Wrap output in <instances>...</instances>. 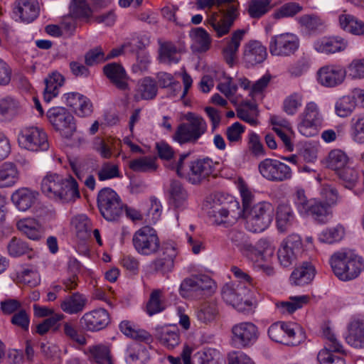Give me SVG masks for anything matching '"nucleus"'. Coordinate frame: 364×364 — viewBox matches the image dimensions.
Wrapping results in <instances>:
<instances>
[{"label":"nucleus","mask_w":364,"mask_h":364,"mask_svg":"<svg viewBox=\"0 0 364 364\" xmlns=\"http://www.w3.org/2000/svg\"><path fill=\"white\" fill-rule=\"evenodd\" d=\"M323 336L326 339L324 348L317 355L320 364H346L345 359L334 353L346 354L341 343L338 340L333 331L327 327L323 330Z\"/></svg>","instance_id":"nucleus-8"},{"label":"nucleus","mask_w":364,"mask_h":364,"mask_svg":"<svg viewBox=\"0 0 364 364\" xmlns=\"http://www.w3.org/2000/svg\"><path fill=\"white\" fill-rule=\"evenodd\" d=\"M208 215L216 225H229L241 216V210L239 203L231 200L228 203L213 206Z\"/></svg>","instance_id":"nucleus-15"},{"label":"nucleus","mask_w":364,"mask_h":364,"mask_svg":"<svg viewBox=\"0 0 364 364\" xmlns=\"http://www.w3.org/2000/svg\"><path fill=\"white\" fill-rule=\"evenodd\" d=\"M294 204L300 215L306 216L315 198L308 199L304 189L299 188L293 194Z\"/></svg>","instance_id":"nucleus-58"},{"label":"nucleus","mask_w":364,"mask_h":364,"mask_svg":"<svg viewBox=\"0 0 364 364\" xmlns=\"http://www.w3.org/2000/svg\"><path fill=\"white\" fill-rule=\"evenodd\" d=\"M197 276L185 279L180 286V294L183 297H200Z\"/></svg>","instance_id":"nucleus-64"},{"label":"nucleus","mask_w":364,"mask_h":364,"mask_svg":"<svg viewBox=\"0 0 364 364\" xmlns=\"http://www.w3.org/2000/svg\"><path fill=\"white\" fill-rule=\"evenodd\" d=\"M318 82L328 87L341 84L346 75V70L338 65H327L321 68L318 72Z\"/></svg>","instance_id":"nucleus-19"},{"label":"nucleus","mask_w":364,"mask_h":364,"mask_svg":"<svg viewBox=\"0 0 364 364\" xmlns=\"http://www.w3.org/2000/svg\"><path fill=\"white\" fill-rule=\"evenodd\" d=\"M114 57V49H112L107 57L100 47L95 48L88 50L85 55V63L88 66H92L96 64L103 63L108 59Z\"/></svg>","instance_id":"nucleus-60"},{"label":"nucleus","mask_w":364,"mask_h":364,"mask_svg":"<svg viewBox=\"0 0 364 364\" xmlns=\"http://www.w3.org/2000/svg\"><path fill=\"white\" fill-rule=\"evenodd\" d=\"M71 223L75 228L77 237L80 240H86L90 237L92 225L91 220L86 215H76L72 219Z\"/></svg>","instance_id":"nucleus-45"},{"label":"nucleus","mask_w":364,"mask_h":364,"mask_svg":"<svg viewBox=\"0 0 364 364\" xmlns=\"http://www.w3.org/2000/svg\"><path fill=\"white\" fill-rule=\"evenodd\" d=\"M349 134L357 144H364V113L355 114L350 120Z\"/></svg>","instance_id":"nucleus-41"},{"label":"nucleus","mask_w":364,"mask_h":364,"mask_svg":"<svg viewBox=\"0 0 364 364\" xmlns=\"http://www.w3.org/2000/svg\"><path fill=\"white\" fill-rule=\"evenodd\" d=\"M302 246L301 240L298 235H289L282 243L277 256L281 265L287 267L296 259V254Z\"/></svg>","instance_id":"nucleus-18"},{"label":"nucleus","mask_w":364,"mask_h":364,"mask_svg":"<svg viewBox=\"0 0 364 364\" xmlns=\"http://www.w3.org/2000/svg\"><path fill=\"white\" fill-rule=\"evenodd\" d=\"M245 291L242 287L238 285L236 288L230 284H225L222 288L221 294L225 303L241 310L243 304L250 306V302L245 299Z\"/></svg>","instance_id":"nucleus-25"},{"label":"nucleus","mask_w":364,"mask_h":364,"mask_svg":"<svg viewBox=\"0 0 364 364\" xmlns=\"http://www.w3.org/2000/svg\"><path fill=\"white\" fill-rule=\"evenodd\" d=\"M112 349V343H98L88 346L85 350V353L91 362L96 364H114Z\"/></svg>","instance_id":"nucleus-23"},{"label":"nucleus","mask_w":364,"mask_h":364,"mask_svg":"<svg viewBox=\"0 0 364 364\" xmlns=\"http://www.w3.org/2000/svg\"><path fill=\"white\" fill-rule=\"evenodd\" d=\"M346 342L356 348H364V321L354 319L348 325Z\"/></svg>","instance_id":"nucleus-33"},{"label":"nucleus","mask_w":364,"mask_h":364,"mask_svg":"<svg viewBox=\"0 0 364 364\" xmlns=\"http://www.w3.org/2000/svg\"><path fill=\"white\" fill-rule=\"evenodd\" d=\"M330 264L335 275L343 281L358 277L364 269L363 259L352 252L334 253L330 259Z\"/></svg>","instance_id":"nucleus-4"},{"label":"nucleus","mask_w":364,"mask_h":364,"mask_svg":"<svg viewBox=\"0 0 364 364\" xmlns=\"http://www.w3.org/2000/svg\"><path fill=\"white\" fill-rule=\"evenodd\" d=\"M64 77L58 72H53L45 79V89L43 99L45 102H50L53 98L58 96L59 89L64 84Z\"/></svg>","instance_id":"nucleus-35"},{"label":"nucleus","mask_w":364,"mask_h":364,"mask_svg":"<svg viewBox=\"0 0 364 364\" xmlns=\"http://www.w3.org/2000/svg\"><path fill=\"white\" fill-rule=\"evenodd\" d=\"M41 191L48 198L68 203L80 198L77 181L72 177L48 173L42 179Z\"/></svg>","instance_id":"nucleus-1"},{"label":"nucleus","mask_w":364,"mask_h":364,"mask_svg":"<svg viewBox=\"0 0 364 364\" xmlns=\"http://www.w3.org/2000/svg\"><path fill=\"white\" fill-rule=\"evenodd\" d=\"M123 214H125L127 218L134 222L143 219V216L139 210L123 204L120 197L115 193V215Z\"/></svg>","instance_id":"nucleus-61"},{"label":"nucleus","mask_w":364,"mask_h":364,"mask_svg":"<svg viewBox=\"0 0 364 364\" xmlns=\"http://www.w3.org/2000/svg\"><path fill=\"white\" fill-rule=\"evenodd\" d=\"M271 8V0H251L248 6V13L252 18H258L267 13Z\"/></svg>","instance_id":"nucleus-62"},{"label":"nucleus","mask_w":364,"mask_h":364,"mask_svg":"<svg viewBox=\"0 0 364 364\" xmlns=\"http://www.w3.org/2000/svg\"><path fill=\"white\" fill-rule=\"evenodd\" d=\"M312 205L306 216H311L317 223L325 224L332 218L331 207L320 200L311 201Z\"/></svg>","instance_id":"nucleus-36"},{"label":"nucleus","mask_w":364,"mask_h":364,"mask_svg":"<svg viewBox=\"0 0 364 364\" xmlns=\"http://www.w3.org/2000/svg\"><path fill=\"white\" fill-rule=\"evenodd\" d=\"M316 275V268L310 262H303L292 272L290 279L297 286H304L312 282Z\"/></svg>","instance_id":"nucleus-29"},{"label":"nucleus","mask_w":364,"mask_h":364,"mask_svg":"<svg viewBox=\"0 0 364 364\" xmlns=\"http://www.w3.org/2000/svg\"><path fill=\"white\" fill-rule=\"evenodd\" d=\"M348 46V41L341 36L323 37L314 43V49L320 53L333 54L343 51Z\"/></svg>","instance_id":"nucleus-24"},{"label":"nucleus","mask_w":364,"mask_h":364,"mask_svg":"<svg viewBox=\"0 0 364 364\" xmlns=\"http://www.w3.org/2000/svg\"><path fill=\"white\" fill-rule=\"evenodd\" d=\"M345 234L344 228L341 225L328 228L321 231L318 240L322 243L333 244L342 240Z\"/></svg>","instance_id":"nucleus-55"},{"label":"nucleus","mask_w":364,"mask_h":364,"mask_svg":"<svg viewBox=\"0 0 364 364\" xmlns=\"http://www.w3.org/2000/svg\"><path fill=\"white\" fill-rule=\"evenodd\" d=\"M169 200L175 208H184L187 204L188 193L183 184L177 180H172L169 188Z\"/></svg>","instance_id":"nucleus-38"},{"label":"nucleus","mask_w":364,"mask_h":364,"mask_svg":"<svg viewBox=\"0 0 364 364\" xmlns=\"http://www.w3.org/2000/svg\"><path fill=\"white\" fill-rule=\"evenodd\" d=\"M132 245L136 252L142 255H156L161 248L157 231L149 225L143 226L134 233Z\"/></svg>","instance_id":"nucleus-7"},{"label":"nucleus","mask_w":364,"mask_h":364,"mask_svg":"<svg viewBox=\"0 0 364 364\" xmlns=\"http://www.w3.org/2000/svg\"><path fill=\"white\" fill-rule=\"evenodd\" d=\"M245 33L246 31L244 29H237L230 37L225 38L223 41V57L230 67L234 65L237 59L239 48Z\"/></svg>","instance_id":"nucleus-20"},{"label":"nucleus","mask_w":364,"mask_h":364,"mask_svg":"<svg viewBox=\"0 0 364 364\" xmlns=\"http://www.w3.org/2000/svg\"><path fill=\"white\" fill-rule=\"evenodd\" d=\"M242 215L245 219V228L252 232H260L271 224L274 208L269 202L262 201L254 205Z\"/></svg>","instance_id":"nucleus-6"},{"label":"nucleus","mask_w":364,"mask_h":364,"mask_svg":"<svg viewBox=\"0 0 364 364\" xmlns=\"http://www.w3.org/2000/svg\"><path fill=\"white\" fill-rule=\"evenodd\" d=\"M164 292L162 289H154L146 304V312L149 316L159 314L166 309Z\"/></svg>","instance_id":"nucleus-47"},{"label":"nucleus","mask_w":364,"mask_h":364,"mask_svg":"<svg viewBox=\"0 0 364 364\" xmlns=\"http://www.w3.org/2000/svg\"><path fill=\"white\" fill-rule=\"evenodd\" d=\"M326 163L328 168L337 173L347 165L351 164L352 161L343 151L333 149L328 153Z\"/></svg>","instance_id":"nucleus-42"},{"label":"nucleus","mask_w":364,"mask_h":364,"mask_svg":"<svg viewBox=\"0 0 364 364\" xmlns=\"http://www.w3.org/2000/svg\"><path fill=\"white\" fill-rule=\"evenodd\" d=\"M87 299L85 295L80 292L73 293L67 296L60 302V307L61 310L70 315L77 314L84 311Z\"/></svg>","instance_id":"nucleus-28"},{"label":"nucleus","mask_w":364,"mask_h":364,"mask_svg":"<svg viewBox=\"0 0 364 364\" xmlns=\"http://www.w3.org/2000/svg\"><path fill=\"white\" fill-rule=\"evenodd\" d=\"M38 193L28 188L16 190L11 195V201L21 211L28 210L36 202Z\"/></svg>","instance_id":"nucleus-30"},{"label":"nucleus","mask_w":364,"mask_h":364,"mask_svg":"<svg viewBox=\"0 0 364 364\" xmlns=\"http://www.w3.org/2000/svg\"><path fill=\"white\" fill-rule=\"evenodd\" d=\"M149 360V352L144 346L139 344L130 346L127 349L126 361L129 363H139L146 364Z\"/></svg>","instance_id":"nucleus-51"},{"label":"nucleus","mask_w":364,"mask_h":364,"mask_svg":"<svg viewBox=\"0 0 364 364\" xmlns=\"http://www.w3.org/2000/svg\"><path fill=\"white\" fill-rule=\"evenodd\" d=\"M300 327L294 323L277 321L268 328V336L272 341L287 346H296L301 340L298 335Z\"/></svg>","instance_id":"nucleus-12"},{"label":"nucleus","mask_w":364,"mask_h":364,"mask_svg":"<svg viewBox=\"0 0 364 364\" xmlns=\"http://www.w3.org/2000/svg\"><path fill=\"white\" fill-rule=\"evenodd\" d=\"M158 92L156 82L151 77H146L141 79L139 84V93L142 100L154 99Z\"/></svg>","instance_id":"nucleus-56"},{"label":"nucleus","mask_w":364,"mask_h":364,"mask_svg":"<svg viewBox=\"0 0 364 364\" xmlns=\"http://www.w3.org/2000/svg\"><path fill=\"white\" fill-rule=\"evenodd\" d=\"M177 256V250L174 246L168 245L164 247L163 256L154 259L152 262L154 269L163 273L170 272L174 266V259Z\"/></svg>","instance_id":"nucleus-34"},{"label":"nucleus","mask_w":364,"mask_h":364,"mask_svg":"<svg viewBox=\"0 0 364 364\" xmlns=\"http://www.w3.org/2000/svg\"><path fill=\"white\" fill-rule=\"evenodd\" d=\"M16 226L18 230L30 240L38 241L43 237V229L34 219H21L17 223Z\"/></svg>","instance_id":"nucleus-32"},{"label":"nucleus","mask_w":364,"mask_h":364,"mask_svg":"<svg viewBox=\"0 0 364 364\" xmlns=\"http://www.w3.org/2000/svg\"><path fill=\"white\" fill-rule=\"evenodd\" d=\"M267 56V48L261 42L252 40L244 45L242 58L247 68L262 63Z\"/></svg>","instance_id":"nucleus-21"},{"label":"nucleus","mask_w":364,"mask_h":364,"mask_svg":"<svg viewBox=\"0 0 364 364\" xmlns=\"http://www.w3.org/2000/svg\"><path fill=\"white\" fill-rule=\"evenodd\" d=\"M356 107L355 101L352 95L341 97L335 105V111L340 117H347L350 115Z\"/></svg>","instance_id":"nucleus-57"},{"label":"nucleus","mask_w":364,"mask_h":364,"mask_svg":"<svg viewBox=\"0 0 364 364\" xmlns=\"http://www.w3.org/2000/svg\"><path fill=\"white\" fill-rule=\"evenodd\" d=\"M232 340L235 345L248 347L256 343L259 338L257 326L252 322H241L232 327Z\"/></svg>","instance_id":"nucleus-16"},{"label":"nucleus","mask_w":364,"mask_h":364,"mask_svg":"<svg viewBox=\"0 0 364 364\" xmlns=\"http://www.w3.org/2000/svg\"><path fill=\"white\" fill-rule=\"evenodd\" d=\"M110 321L107 311L100 308L84 314L80 319V324L84 330L95 333L105 329Z\"/></svg>","instance_id":"nucleus-17"},{"label":"nucleus","mask_w":364,"mask_h":364,"mask_svg":"<svg viewBox=\"0 0 364 364\" xmlns=\"http://www.w3.org/2000/svg\"><path fill=\"white\" fill-rule=\"evenodd\" d=\"M6 250L8 255L14 258L28 255L32 251V248L27 242L17 237L11 238L7 243Z\"/></svg>","instance_id":"nucleus-49"},{"label":"nucleus","mask_w":364,"mask_h":364,"mask_svg":"<svg viewBox=\"0 0 364 364\" xmlns=\"http://www.w3.org/2000/svg\"><path fill=\"white\" fill-rule=\"evenodd\" d=\"M97 206L102 216L107 221L114 220V191L103 188L97 195Z\"/></svg>","instance_id":"nucleus-27"},{"label":"nucleus","mask_w":364,"mask_h":364,"mask_svg":"<svg viewBox=\"0 0 364 364\" xmlns=\"http://www.w3.org/2000/svg\"><path fill=\"white\" fill-rule=\"evenodd\" d=\"M190 36L198 46L200 52L208 50L210 46L211 38L209 33L202 27L193 28L190 31Z\"/></svg>","instance_id":"nucleus-54"},{"label":"nucleus","mask_w":364,"mask_h":364,"mask_svg":"<svg viewBox=\"0 0 364 364\" xmlns=\"http://www.w3.org/2000/svg\"><path fill=\"white\" fill-rule=\"evenodd\" d=\"M299 47V39L291 33L274 35L269 42V53L274 56H290L295 53Z\"/></svg>","instance_id":"nucleus-13"},{"label":"nucleus","mask_w":364,"mask_h":364,"mask_svg":"<svg viewBox=\"0 0 364 364\" xmlns=\"http://www.w3.org/2000/svg\"><path fill=\"white\" fill-rule=\"evenodd\" d=\"M159 59L161 63L176 64L181 60V53L176 46L171 41H158Z\"/></svg>","instance_id":"nucleus-31"},{"label":"nucleus","mask_w":364,"mask_h":364,"mask_svg":"<svg viewBox=\"0 0 364 364\" xmlns=\"http://www.w3.org/2000/svg\"><path fill=\"white\" fill-rule=\"evenodd\" d=\"M176 328L169 326H160L156 328V338L162 345L169 349H173L180 342L179 333Z\"/></svg>","instance_id":"nucleus-37"},{"label":"nucleus","mask_w":364,"mask_h":364,"mask_svg":"<svg viewBox=\"0 0 364 364\" xmlns=\"http://www.w3.org/2000/svg\"><path fill=\"white\" fill-rule=\"evenodd\" d=\"M21 109L19 102L11 97H6L0 100V116L10 120L16 116Z\"/></svg>","instance_id":"nucleus-50"},{"label":"nucleus","mask_w":364,"mask_h":364,"mask_svg":"<svg viewBox=\"0 0 364 364\" xmlns=\"http://www.w3.org/2000/svg\"><path fill=\"white\" fill-rule=\"evenodd\" d=\"M228 238L245 257L247 250H250L248 248L250 247V241L248 236L242 230L232 229L228 233Z\"/></svg>","instance_id":"nucleus-52"},{"label":"nucleus","mask_w":364,"mask_h":364,"mask_svg":"<svg viewBox=\"0 0 364 364\" xmlns=\"http://www.w3.org/2000/svg\"><path fill=\"white\" fill-rule=\"evenodd\" d=\"M187 122L180 124L173 136L178 144H195L206 132L208 125L200 116L189 112L186 115Z\"/></svg>","instance_id":"nucleus-5"},{"label":"nucleus","mask_w":364,"mask_h":364,"mask_svg":"<svg viewBox=\"0 0 364 364\" xmlns=\"http://www.w3.org/2000/svg\"><path fill=\"white\" fill-rule=\"evenodd\" d=\"M214 77L218 82V90L226 97L233 96L237 90V85L233 82L232 78L228 76L223 70L215 72Z\"/></svg>","instance_id":"nucleus-44"},{"label":"nucleus","mask_w":364,"mask_h":364,"mask_svg":"<svg viewBox=\"0 0 364 364\" xmlns=\"http://www.w3.org/2000/svg\"><path fill=\"white\" fill-rule=\"evenodd\" d=\"M18 142L21 148L34 152L47 151L49 148L46 133L34 126L23 127L18 135Z\"/></svg>","instance_id":"nucleus-9"},{"label":"nucleus","mask_w":364,"mask_h":364,"mask_svg":"<svg viewBox=\"0 0 364 364\" xmlns=\"http://www.w3.org/2000/svg\"><path fill=\"white\" fill-rule=\"evenodd\" d=\"M302 102V95L299 93L294 92L284 100L283 110L288 115H294L301 107Z\"/></svg>","instance_id":"nucleus-63"},{"label":"nucleus","mask_w":364,"mask_h":364,"mask_svg":"<svg viewBox=\"0 0 364 364\" xmlns=\"http://www.w3.org/2000/svg\"><path fill=\"white\" fill-rule=\"evenodd\" d=\"M309 297L306 295L291 296L289 301H281L277 304V308L283 314H292L308 303Z\"/></svg>","instance_id":"nucleus-53"},{"label":"nucleus","mask_w":364,"mask_h":364,"mask_svg":"<svg viewBox=\"0 0 364 364\" xmlns=\"http://www.w3.org/2000/svg\"><path fill=\"white\" fill-rule=\"evenodd\" d=\"M277 225L280 232L287 231L294 221V214L288 204H279L277 209Z\"/></svg>","instance_id":"nucleus-43"},{"label":"nucleus","mask_w":364,"mask_h":364,"mask_svg":"<svg viewBox=\"0 0 364 364\" xmlns=\"http://www.w3.org/2000/svg\"><path fill=\"white\" fill-rule=\"evenodd\" d=\"M40 7L37 0H16L13 12L25 23L33 21L39 15Z\"/></svg>","instance_id":"nucleus-22"},{"label":"nucleus","mask_w":364,"mask_h":364,"mask_svg":"<svg viewBox=\"0 0 364 364\" xmlns=\"http://www.w3.org/2000/svg\"><path fill=\"white\" fill-rule=\"evenodd\" d=\"M19 179V173L15 164L4 163L0 166V188L14 186Z\"/></svg>","instance_id":"nucleus-40"},{"label":"nucleus","mask_w":364,"mask_h":364,"mask_svg":"<svg viewBox=\"0 0 364 364\" xmlns=\"http://www.w3.org/2000/svg\"><path fill=\"white\" fill-rule=\"evenodd\" d=\"M46 116L54 129L63 137L69 139L76 131L75 118L65 107L50 108Z\"/></svg>","instance_id":"nucleus-11"},{"label":"nucleus","mask_w":364,"mask_h":364,"mask_svg":"<svg viewBox=\"0 0 364 364\" xmlns=\"http://www.w3.org/2000/svg\"><path fill=\"white\" fill-rule=\"evenodd\" d=\"M350 165L351 164L347 165L345 168L338 171L336 174L339 178L343 181L345 188L351 190L356 186L359 174Z\"/></svg>","instance_id":"nucleus-59"},{"label":"nucleus","mask_w":364,"mask_h":364,"mask_svg":"<svg viewBox=\"0 0 364 364\" xmlns=\"http://www.w3.org/2000/svg\"><path fill=\"white\" fill-rule=\"evenodd\" d=\"M298 130L304 136H316L323 123V115L318 105L314 102H308L299 115Z\"/></svg>","instance_id":"nucleus-10"},{"label":"nucleus","mask_w":364,"mask_h":364,"mask_svg":"<svg viewBox=\"0 0 364 364\" xmlns=\"http://www.w3.org/2000/svg\"><path fill=\"white\" fill-rule=\"evenodd\" d=\"M258 168L260 174L269 181L282 182L292 176L291 168L277 159H265L259 164Z\"/></svg>","instance_id":"nucleus-14"},{"label":"nucleus","mask_w":364,"mask_h":364,"mask_svg":"<svg viewBox=\"0 0 364 364\" xmlns=\"http://www.w3.org/2000/svg\"><path fill=\"white\" fill-rule=\"evenodd\" d=\"M218 315V304L214 300L203 302L196 311L198 320L204 323L215 321Z\"/></svg>","instance_id":"nucleus-48"},{"label":"nucleus","mask_w":364,"mask_h":364,"mask_svg":"<svg viewBox=\"0 0 364 364\" xmlns=\"http://www.w3.org/2000/svg\"><path fill=\"white\" fill-rule=\"evenodd\" d=\"M188 154H182L176 163H171L169 167L176 171L178 176L185 178L193 185L201 183L214 171L213 161L209 158L196 159L188 164L185 163Z\"/></svg>","instance_id":"nucleus-2"},{"label":"nucleus","mask_w":364,"mask_h":364,"mask_svg":"<svg viewBox=\"0 0 364 364\" xmlns=\"http://www.w3.org/2000/svg\"><path fill=\"white\" fill-rule=\"evenodd\" d=\"M246 257L252 262H265L274 253V247L267 239H260L255 245L250 242Z\"/></svg>","instance_id":"nucleus-26"},{"label":"nucleus","mask_w":364,"mask_h":364,"mask_svg":"<svg viewBox=\"0 0 364 364\" xmlns=\"http://www.w3.org/2000/svg\"><path fill=\"white\" fill-rule=\"evenodd\" d=\"M220 16L214 12L205 20V23L220 38L228 34L239 15L237 0H218Z\"/></svg>","instance_id":"nucleus-3"},{"label":"nucleus","mask_w":364,"mask_h":364,"mask_svg":"<svg viewBox=\"0 0 364 364\" xmlns=\"http://www.w3.org/2000/svg\"><path fill=\"white\" fill-rule=\"evenodd\" d=\"M119 327L121 332L127 337L146 343L152 342V336L149 332L144 329L135 328L129 321H122Z\"/></svg>","instance_id":"nucleus-39"},{"label":"nucleus","mask_w":364,"mask_h":364,"mask_svg":"<svg viewBox=\"0 0 364 364\" xmlns=\"http://www.w3.org/2000/svg\"><path fill=\"white\" fill-rule=\"evenodd\" d=\"M342 29L353 35H364V23L350 14H341L338 18Z\"/></svg>","instance_id":"nucleus-46"}]
</instances>
